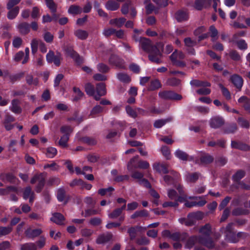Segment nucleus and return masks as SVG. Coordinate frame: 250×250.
<instances>
[{"label":"nucleus","mask_w":250,"mask_h":250,"mask_svg":"<svg viewBox=\"0 0 250 250\" xmlns=\"http://www.w3.org/2000/svg\"><path fill=\"white\" fill-rule=\"evenodd\" d=\"M81 140L83 142L90 146H94L97 144L96 140L92 137H83L81 139Z\"/></svg>","instance_id":"obj_54"},{"label":"nucleus","mask_w":250,"mask_h":250,"mask_svg":"<svg viewBox=\"0 0 250 250\" xmlns=\"http://www.w3.org/2000/svg\"><path fill=\"white\" fill-rule=\"evenodd\" d=\"M24 73L23 72L10 75L9 77L10 80L11 82L14 83L15 82L17 81H19L24 76Z\"/></svg>","instance_id":"obj_61"},{"label":"nucleus","mask_w":250,"mask_h":250,"mask_svg":"<svg viewBox=\"0 0 250 250\" xmlns=\"http://www.w3.org/2000/svg\"><path fill=\"white\" fill-rule=\"evenodd\" d=\"M153 167L156 172H168L167 165L164 163L156 162L153 164Z\"/></svg>","instance_id":"obj_26"},{"label":"nucleus","mask_w":250,"mask_h":250,"mask_svg":"<svg viewBox=\"0 0 250 250\" xmlns=\"http://www.w3.org/2000/svg\"><path fill=\"white\" fill-rule=\"evenodd\" d=\"M164 179L166 183H167L168 185H174L176 187L177 189L178 190V192L179 194H180V196H179L177 199L175 201V202H183L185 201H186V199L187 198V197L186 195H184L183 194L184 191L183 189V187L180 185H177V181L174 179L173 178H171L168 175H165L164 177Z\"/></svg>","instance_id":"obj_1"},{"label":"nucleus","mask_w":250,"mask_h":250,"mask_svg":"<svg viewBox=\"0 0 250 250\" xmlns=\"http://www.w3.org/2000/svg\"><path fill=\"white\" fill-rule=\"evenodd\" d=\"M238 102L242 104V106L244 108V110L249 114H250V98L246 96H242L238 99Z\"/></svg>","instance_id":"obj_17"},{"label":"nucleus","mask_w":250,"mask_h":250,"mask_svg":"<svg viewBox=\"0 0 250 250\" xmlns=\"http://www.w3.org/2000/svg\"><path fill=\"white\" fill-rule=\"evenodd\" d=\"M37 246L34 243H29L21 246V250H37Z\"/></svg>","instance_id":"obj_58"},{"label":"nucleus","mask_w":250,"mask_h":250,"mask_svg":"<svg viewBox=\"0 0 250 250\" xmlns=\"http://www.w3.org/2000/svg\"><path fill=\"white\" fill-rule=\"evenodd\" d=\"M112 235L111 233L103 234L100 235L96 240V242L98 244H104L109 241L112 238Z\"/></svg>","instance_id":"obj_28"},{"label":"nucleus","mask_w":250,"mask_h":250,"mask_svg":"<svg viewBox=\"0 0 250 250\" xmlns=\"http://www.w3.org/2000/svg\"><path fill=\"white\" fill-rule=\"evenodd\" d=\"M126 21V19L123 17L111 19L109 24L114 25L118 28H121Z\"/></svg>","instance_id":"obj_27"},{"label":"nucleus","mask_w":250,"mask_h":250,"mask_svg":"<svg viewBox=\"0 0 250 250\" xmlns=\"http://www.w3.org/2000/svg\"><path fill=\"white\" fill-rule=\"evenodd\" d=\"M202 213L200 211L189 213L187 217L186 226H191L193 225L197 220L202 218Z\"/></svg>","instance_id":"obj_12"},{"label":"nucleus","mask_w":250,"mask_h":250,"mask_svg":"<svg viewBox=\"0 0 250 250\" xmlns=\"http://www.w3.org/2000/svg\"><path fill=\"white\" fill-rule=\"evenodd\" d=\"M166 83L169 86H176L180 84L181 81L176 78L173 77L168 79Z\"/></svg>","instance_id":"obj_52"},{"label":"nucleus","mask_w":250,"mask_h":250,"mask_svg":"<svg viewBox=\"0 0 250 250\" xmlns=\"http://www.w3.org/2000/svg\"><path fill=\"white\" fill-rule=\"evenodd\" d=\"M206 196H191L188 198L194 200L196 206L203 207L207 203Z\"/></svg>","instance_id":"obj_22"},{"label":"nucleus","mask_w":250,"mask_h":250,"mask_svg":"<svg viewBox=\"0 0 250 250\" xmlns=\"http://www.w3.org/2000/svg\"><path fill=\"white\" fill-rule=\"evenodd\" d=\"M220 89H221V92L224 97L227 100L231 99V94L229 90L224 87L222 84H220Z\"/></svg>","instance_id":"obj_57"},{"label":"nucleus","mask_w":250,"mask_h":250,"mask_svg":"<svg viewBox=\"0 0 250 250\" xmlns=\"http://www.w3.org/2000/svg\"><path fill=\"white\" fill-rule=\"evenodd\" d=\"M73 92L77 94V95L73 98V102H77L80 100L84 96V93L80 90V89L77 87L73 88Z\"/></svg>","instance_id":"obj_49"},{"label":"nucleus","mask_w":250,"mask_h":250,"mask_svg":"<svg viewBox=\"0 0 250 250\" xmlns=\"http://www.w3.org/2000/svg\"><path fill=\"white\" fill-rule=\"evenodd\" d=\"M42 232L41 229H27L25 231L26 235L29 238H34L40 235Z\"/></svg>","instance_id":"obj_36"},{"label":"nucleus","mask_w":250,"mask_h":250,"mask_svg":"<svg viewBox=\"0 0 250 250\" xmlns=\"http://www.w3.org/2000/svg\"><path fill=\"white\" fill-rule=\"evenodd\" d=\"M108 63L111 65L120 69H126L125 61L123 59L115 54H111L108 59Z\"/></svg>","instance_id":"obj_3"},{"label":"nucleus","mask_w":250,"mask_h":250,"mask_svg":"<svg viewBox=\"0 0 250 250\" xmlns=\"http://www.w3.org/2000/svg\"><path fill=\"white\" fill-rule=\"evenodd\" d=\"M105 7L107 10L114 11L120 7V4L114 0H108L105 4Z\"/></svg>","instance_id":"obj_21"},{"label":"nucleus","mask_w":250,"mask_h":250,"mask_svg":"<svg viewBox=\"0 0 250 250\" xmlns=\"http://www.w3.org/2000/svg\"><path fill=\"white\" fill-rule=\"evenodd\" d=\"M104 109L105 108L104 107H103L100 105H96L91 109L90 111V115L94 116L99 113H102L104 111Z\"/></svg>","instance_id":"obj_51"},{"label":"nucleus","mask_w":250,"mask_h":250,"mask_svg":"<svg viewBox=\"0 0 250 250\" xmlns=\"http://www.w3.org/2000/svg\"><path fill=\"white\" fill-rule=\"evenodd\" d=\"M73 131V128L69 125H62L60 128V132L64 135H67L70 136Z\"/></svg>","instance_id":"obj_60"},{"label":"nucleus","mask_w":250,"mask_h":250,"mask_svg":"<svg viewBox=\"0 0 250 250\" xmlns=\"http://www.w3.org/2000/svg\"><path fill=\"white\" fill-rule=\"evenodd\" d=\"M172 120V117H168L167 119H162L156 120L153 124L154 127L156 128H160L165 125L167 123Z\"/></svg>","instance_id":"obj_32"},{"label":"nucleus","mask_w":250,"mask_h":250,"mask_svg":"<svg viewBox=\"0 0 250 250\" xmlns=\"http://www.w3.org/2000/svg\"><path fill=\"white\" fill-rule=\"evenodd\" d=\"M237 123L242 128H249L250 127V123L243 117H238Z\"/></svg>","instance_id":"obj_50"},{"label":"nucleus","mask_w":250,"mask_h":250,"mask_svg":"<svg viewBox=\"0 0 250 250\" xmlns=\"http://www.w3.org/2000/svg\"><path fill=\"white\" fill-rule=\"evenodd\" d=\"M97 68L99 72L103 73H107L110 70V67L104 63H99L97 66Z\"/></svg>","instance_id":"obj_59"},{"label":"nucleus","mask_w":250,"mask_h":250,"mask_svg":"<svg viewBox=\"0 0 250 250\" xmlns=\"http://www.w3.org/2000/svg\"><path fill=\"white\" fill-rule=\"evenodd\" d=\"M190 84L196 87H207L211 85L210 83L207 81H200L196 79L191 80L190 82Z\"/></svg>","instance_id":"obj_25"},{"label":"nucleus","mask_w":250,"mask_h":250,"mask_svg":"<svg viewBox=\"0 0 250 250\" xmlns=\"http://www.w3.org/2000/svg\"><path fill=\"white\" fill-rule=\"evenodd\" d=\"M199 242L209 249H212L214 247V242L209 237L205 238L201 237L199 239Z\"/></svg>","instance_id":"obj_30"},{"label":"nucleus","mask_w":250,"mask_h":250,"mask_svg":"<svg viewBox=\"0 0 250 250\" xmlns=\"http://www.w3.org/2000/svg\"><path fill=\"white\" fill-rule=\"evenodd\" d=\"M230 81L238 90H241L244 82L241 76L236 74H233L230 76Z\"/></svg>","instance_id":"obj_14"},{"label":"nucleus","mask_w":250,"mask_h":250,"mask_svg":"<svg viewBox=\"0 0 250 250\" xmlns=\"http://www.w3.org/2000/svg\"><path fill=\"white\" fill-rule=\"evenodd\" d=\"M57 150L53 147H49L46 149V156L48 158H52L57 154Z\"/></svg>","instance_id":"obj_63"},{"label":"nucleus","mask_w":250,"mask_h":250,"mask_svg":"<svg viewBox=\"0 0 250 250\" xmlns=\"http://www.w3.org/2000/svg\"><path fill=\"white\" fill-rule=\"evenodd\" d=\"M200 232L205 236H208L211 233V227L209 224H206L200 229Z\"/></svg>","instance_id":"obj_55"},{"label":"nucleus","mask_w":250,"mask_h":250,"mask_svg":"<svg viewBox=\"0 0 250 250\" xmlns=\"http://www.w3.org/2000/svg\"><path fill=\"white\" fill-rule=\"evenodd\" d=\"M159 97L164 100L179 101L182 99L181 95L170 90H165L159 93Z\"/></svg>","instance_id":"obj_6"},{"label":"nucleus","mask_w":250,"mask_h":250,"mask_svg":"<svg viewBox=\"0 0 250 250\" xmlns=\"http://www.w3.org/2000/svg\"><path fill=\"white\" fill-rule=\"evenodd\" d=\"M69 137L67 135H63L61 137L59 141V145L62 147H66L67 146V142L69 140Z\"/></svg>","instance_id":"obj_56"},{"label":"nucleus","mask_w":250,"mask_h":250,"mask_svg":"<svg viewBox=\"0 0 250 250\" xmlns=\"http://www.w3.org/2000/svg\"><path fill=\"white\" fill-rule=\"evenodd\" d=\"M8 10L9 11L7 13V18L12 20L15 19L19 14L20 8L19 6H15Z\"/></svg>","instance_id":"obj_35"},{"label":"nucleus","mask_w":250,"mask_h":250,"mask_svg":"<svg viewBox=\"0 0 250 250\" xmlns=\"http://www.w3.org/2000/svg\"><path fill=\"white\" fill-rule=\"evenodd\" d=\"M213 156L203 151H199L195 163L202 166H206L212 163L214 161Z\"/></svg>","instance_id":"obj_2"},{"label":"nucleus","mask_w":250,"mask_h":250,"mask_svg":"<svg viewBox=\"0 0 250 250\" xmlns=\"http://www.w3.org/2000/svg\"><path fill=\"white\" fill-rule=\"evenodd\" d=\"M64 51L65 55L72 58L77 65H81L83 62V57L74 50L72 46H66Z\"/></svg>","instance_id":"obj_4"},{"label":"nucleus","mask_w":250,"mask_h":250,"mask_svg":"<svg viewBox=\"0 0 250 250\" xmlns=\"http://www.w3.org/2000/svg\"><path fill=\"white\" fill-rule=\"evenodd\" d=\"M139 158L138 155H136L131 158L127 164V168L130 172H136L134 171L135 169H138V165L139 164Z\"/></svg>","instance_id":"obj_18"},{"label":"nucleus","mask_w":250,"mask_h":250,"mask_svg":"<svg viewBox=\"0 0 250 250\" xmlns=\"http://www.w3.org/2000/svg\"><path fill=\"white\" fill-rule=\"evenodd\" d=\"M200 238V237H198L197 236H192L189 238V239L188 240L186 245H185V248L186 249H191L193 247V246L194 245L195 242L197 241H199V239Z\"/></svg>","instance_id":"obj_48"},{"label":"nucleus","mask_w":250,"mask_h":250,"mask_svg":"<svg viewBox=\"0 0 250 250\" xmlns=\"http://www.w3.org/2000/svg\"><path fill=\"white\" fill-rule=\"evenodd\" d=\"M19 32L22 35H27L30 31V24L26 21L20 22L17 25Z\"/></svg>","instance_id":"obj_16"},{"label":"nucleus","mask_w":250,"mask_h":250,"mask_svg":"<svg viewBox=\"0 0 250 250\" xmlns=\"http://www.w3.org/2000/svg\"><path fill=\"white\" fill-rule=\"evenodd\" d=\"M125 220V216L122 215L119 219L118 222H108L106 225V228L108 229H112L113 228H116L119 227L122 222Z\"/></svg>","instance_id":"obj_39"},{"label":"nucleus","mask_w":250,"mask_h":250,"mask_svg":"<svg viewBox=\"0 0 250 250\" xmlns=\"http://www.w3.org/2000/svg\"><path fill=\"white\" fill-rule=\"evenodd\" d=\"M175 18L178 22H182L188 20L187 13L183 10H179L175 13Z\"/></svg>","instance_id":"obj_40"},{"label":"nucleus","mask_w":250,"mask_h":250,"mask_svg":"<svg viewBox=\"0 0 250 250\" xmlns=\"http://www.w3.org/2000/svg\"><path fill=\"white\" fill-rule=\"evenodd\" d=\"M187 237V235L186 233H184L183 234H181L179 233L175 232L172 233L171 234L170 238L173 240V241H183L185 240L186 237Z\"/></svg>","instance_id":"obj_46"},{"label":"nucleus","mask_w":250,"mask_h":250,"mask_svg":"<svg viewBox=\"0 0 250 250\" xmlns=\"http://www.w3.org/2000/svg\"><path fill=\"white\" fill-rule=\"evenodd\" d=\"M139 43L141 48L145 52L149 53L157 46L153 45L151 40L145 37H140Z\"/></svg>","instance_id":"obj_9"},{"label":"nucleus","mask_w":250,"mask_h":250,"mask_svg":"<svg viewBox=\"0 0 250 250\" xmlns=\"http://www.w3.org/2000/svg\"><path fill=\"white\" fill-rule=\"evenodd\" d=\"M82 8L79 5L73 4L69 6L68 13L73 15H77L81 14Z\"/></svg>","instance_id":"obj_34"},{"label":"nucleus","mask_w":250,"mask_h":250,"mask_svg":"<svg viewBox=\"0 0 250 250\" xmlns=\"http://www.w3.org/2000/svg\"><path fill=\"white\" fill-rule=\"evenodd\" d=\"M232 223H229L224 229V233L226 237L232 243H237L238 242V239L236 235L233 231L232 228Z\"/></svg>","instance_id":"obj_10"},{"label":"nucleus","mask_w":250,"mask_h":250,"mask_svg":"<svg viewBox=\"0 0 250 250\" xmlns=\"http://www.w3.org/2000/svg\"><path fill=\"white\" fill-rule=\"evenodd\" d=\"M32 184H37L35 187V190L37 192L39 193L41 191L44 185V178L42 173L36 174L30 180Z\"/></svg>","instance_id":"obj_7"},{"label":"nucleus","mask_w":250,"mask_h":250,"mask_svg":"<svg viewBox=\"0 0 250 250\" xmlns=\"http://www.w3.org/2000/svg\"><path fill=\"white\" fill-rule=\"evenodd\" d=\"M231 41H232V42L235 43L237 45L238 48L241 50H245L248 48V44L243 39H241L240 40L231 39Z\"/></svg>","instance_id":"obj_33"},{"label":"nucleus","mask_w":250,"mask_h":250,"mask_svg":"<svg viewBox=\"0 0 250 250\" xmlns=\"http://www.w3.org/2000/svg\"><path fill=\"white\" fill-rule=\"evenodd\" d=\"M23 198L25 200L29 199V202L32 204L35 199V194L30 187H26L23 190Z\"/></svg>","instance_id":"obj_15"},{"label":"nucleus","mask_w":250,"mask_h":250,"mask_svg":"<svg viewBox=\"0 0 250 250\" xmlns=\"http://www.w3.org/2000/svg\"><path fill=\"white\" fill-rule=\"evenodd\" d=\"M125 209V206H123L120 208H117L113 210L111 212L108 214V216L109 218L115 219L119 217H121V215L124 210Z\"/></svg>","instance_id":"obj_24"},{"label":"nucleus","mask_w":250,"mask_h":250,"mask_svg":"<svg viewBox=\"0 0 250 250\" xmlns=\"http://www.w3.org/2000/svg\"><path fill=\"white\" fill-rule=\"evenodd\" d=\"M224 133L232 134L237 130V126L236 124H229L225 125L222 128Z\"/></svg>","instance_id":"obj_20"},{"label":"nucleus","mask_w":250,"mask_h":250,"mask_svg":"<svg viewBox=\"0 0 250 250\" xmlns=\"http://www.w3.org/2000/svg\"><path fill=\"white\" fill-rule=\"evenodd\" d=\"M117 78L121 82L129 83L131 81V78L128 75L125 73L120 72L117 74Z\"/></svg>","instance_id":"obj_41"},{"label":"nucleus","mask_w":250,"mask_h":250,"mask_svg":"<svg viewBox=\"0 0 250 250\" xmlns=\"http://www.w3.org/2000/svg\"><path fill=\"white\" fill-rule=\"evenodd\" d=\"M74 34L78 39L81 40H85L88 36L87 31L80 29L75 30Z\"/></svg>","instance_id":"obj_29"},{"label":"nucleus","mask_w":250,"mask_h":250,"mask_svg":"<svg viewBox=\"0 0 250 250\" xmlns=\"http://www.w3.org/2000/svg\"><path fill=\"white\" fill-rule=\"evenodd\" d=\"M12 192H17V188L14 187H8L6 188H0V196L6 195Z\"/></svg>","instance_id":"obj_44"},{"label":"nucleus","mask_w":250,"mask_h":250,"mask_svg":"<svg viewBox=\"0 0 250 250\" xmlns=\"http://www.w3.org/2000/svg\"><path fill=\"white\" fill-rule=\"evenodd\" d=\"M20 102L17 99H14L11 101V106L10 107V110L15 114H21L22 112V109L20 106Z\"/></svg>","instance_id":"obj_19"},{"label":"nucleus","mask_w":250,"mask_h":250,"mask_svg":"<svg viewBox=\"0 0 250 250\" xmlns=\"http://www.w3.org/2000/svg\"><path fill=\"white\" fill-rule=\"evenodd\" d=\"M84 89L87 95L93 97L94 98L96 94V89L93 84L89 83H86L84 86Z\"/></svg>","instance_id":"obj_31"},{"label":"nucleus","mask_w":250,"mask_h":250,"mask_svg":"<svg viewBox=\"0 0 250 250\" xmlns=\"http://www.w3.org/2000/svg\"><path fill=\"white\" fill-rule=\"evenodd\" d=\"M45 2L51 12H57V4L54 1V0H45Z\"/></svg>","instance_id":"obj_47"},{"label":"nucleus","mask_w":250,"mask_h":250,"mask_svg":"<svg viewBox=\"0 0 250 250\" xmlns=\"http://www.w3.org/2000/svg\"><path fill=\"white\" fill-rule=\"evenodd\" d=\"M96 93L94 96V100L96 101H100L101 97L105 96L106 94V86L104 83H99L96 84Z\"/></svg>","instance_id":"obj_11"},{"label":"nucleus","mask_w":250,"mask_h":250,"mask_svg":"<svg viewBox=\"0 0 250 250\" xmlns=\"http://www.w3.org/2000/svg\"><path fill=\"white\" fill-rule=\"evenodd\" d=\"M250 213L249 210L241 208H237L232 211V214L233 216H240L242 215H248Z\"/></svg>","instance_id":"obj_45"},{"label":"nucleus","mask_w":250,"mask_h":250,"mask_svg":"<svg viewBox=\"0 0 250 250\" xmlns=\"http://www.w3.org/2000/svg\"><path fill=\"white\" fill-rule=\"evenodd\" d=\"M174 155L179 159L183 161H188V154L183 150L178 149L174 152Z\"/></svg>","instance_id":"obj_42"},{"label":"nucleus","mask_w":250,"mask_h":250,"mask_svg":"<svg viewBox=\"0 0 250 250\" xmlns=\"http://www.w3.org/2000/svg\"><path fill=\"white\" fill-rule=\"evenodd\" d=\"M64 218L63 216L59 213L53 214V216L51 218V220L58 225H62L63 224Z\"/></svg>","instance_id":"obj_37"},{"label":"nucleus","mask_w":250,"mask_h":250,"mask_svg":"<svg viewBox=\"0 0 250 250\" xmlns=\"http://www.w3.org/2000/svg\"><path fill=\"white\" fill-rule=\"evenodd\" d=\"M46 61L48 63H53L56 66L61 65V61L62 60V54L60 52H57L55 55L52 50H49L46 55Z\"/></svg>","instance_id":"obj_5"},{"label":"nucleus","mask_w":250,"mask_h":250,"mask_svg":"<svg viewBox=\"0 0 250 250\" xmlns=\"http://www.w3.org/2000/svg\"><path fill=\"white\" fill-rule=\"evenodd\" d=\"M25 81L27 84L29 85H34L37 86L39 84V79L38 78H34L33 76L31 74L26 75Z\"/></svg>","instance_id":"obj_38"},{"label":"nucleus","mask_w":250,"mask_h":250,"mask_svg":"<svg viewBox=\"0 0 250 250\" xmlns=\"http://www.w3.org/2000/svg\"><path fill=\"white\" fill-rule=\"evenodd\" d=\"M211 0H195L194 8L198 10H201L204 7L210 5Z\"/></svg>","instance_id":"obj_23"},{"label":"nucleus","mask_w":250,"mask_h":250,"mask_svg":"<svg viewBox=\"0 0 250 250\" xmlns=\"http://www.w3.org/2000/svg\"><path fill=\"white\" fill-rule=\"evenodd\" d=\"M132 2L131 0H127L125 3H124L121 7V11L124 15H126L128 13L129 8L131 5Z\"/></svg>","instance_id":"obj_53"},{"label":"nucleus","mask_w":250,"mask_h":250,"mask_svg":"<svg viewBox=\"0 0 250 250\" xmlns=\"http://www.w3.org/2000/svg\"><path fill=\"white\" fill-rule=\"evenodd\" d=\"M230 58L233 61H239L241 60V56L235 50H232L229 53Z\"/></svg>","instance_id":"obj_64"},{"label":"nucleus","mask_w":250,"mask_h":250,"mask_svg":"<svg viewBox=\"0 0 250 250\" xmlns=\"http://www.w3.org/2000/svg\"><path fill=\"white\" fill-rule=\"evenodd\" d=\"M153 50L148 53L149 54L148 56V59L152 62L158 64H160L162 62L161 60L162 54L158 47H153Z\"/></svg>","instance_id":"obj_8"},{"label":"nucleus","mask_w":250,"mask_h":250,"mask_svg":"<svg viewBox=\"0 0 250 250\" xmlns=\"http://www.w3.org/2000/svg\"><path fill=\"white\" fill-rule=\"evenodd\" d=\"M114 190L113 188L110 187L106 188H101L98 190V193L102 196H104L106 194H108L109 196L111 195L112 191Z\"/></svg>","instance_id":"obj_62"},{"label":"nucleus","mask_w":250,"mask_h":250,"mask_svg":"<svg viewBox=\"0 0 250 250\" xmlns=\"http://www.w3.org/2000/svg\"><path fill=\"white\" fill-rule=\"evenodd\" d=\"M162 84L158 79H155L150 82L148 87V90L149 91H153L161 87Z\"/></svg>","instance_id":"obj_43"},{"label":"nucleus","mask_w":250,"mask_h":250,"mask_svg":"<svg viewBox=\"0 0 250 250\" xmlns=\"http://www.w3.org/2000/svg\"><path fill=\"white\" fill-rule=\"evenodd\" d=\"M231 147L232 148L237 149L243 151L250 150V146L241 141L232 140L231 141Z\"/></svg>","instance_id":"obj_13"}]
</instances>
